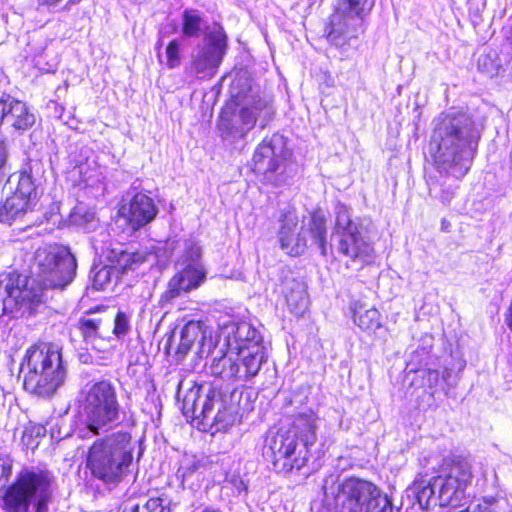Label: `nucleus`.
<instances>
[{
    "mask_svg": "<svg viewBox=\"0 0 512 512\" xmlns=\"http://www.w3.org/2000/svg\"><path fill=\"white\" fill-rule=\"evenodd\" d=\"M77 407V437H98L88 450L87 468L105 484H119L133 463L135 446L128 429L136 425L134 412L121 405L116 386L107 379L87 382Z\"/></svg>",
    "mask_w": 512,
    "mask_h": 512,
    "instance_id": "1",
    "label": "nucleus"
},
{
    "mask_svg": "<svg viewBox=\"0 0 512 512\" xmlns=\"http://www.w3.org/2000/svg\"><path fill=\"white\" fill-rule=\"evenodd\" d=\"M76 270V258L68 247H39L30 264L31 277L16 271L0 275L3 313L11 317L31 313L42 303L45 289H64L75 278Z\"/></svg>",
    "mask_w": 512,
    "mask_h": 512,
    "instance_id": "2",
    "label": "nucleus"
},
{
    "mask_svg": "<svg viewBox=\"0 0 512 512\" xmlns=\"http://www.w3.org/2000/svg\"><path fill=\"white\" fill-rule=\"evenodd\" d=\"M481 128L474 116L449 109L434 120L430 150L441 175L461 180L470 170L478 150Z\"/></svg>",
    "mask_w": 512,
    "mask_h": 512,
    "instance_id": "3",
    "label": "nucleus"
},
{
    "mask_svg": "<svg viewBox=\"0 0 512 512\" xmlns=\"http://www.w3.org/2000/svg\"><path fill=\"white\" fill-rule=\"evenodd\" d=\"M217 344L226 347L227 352L213 359L210 372L226 381H247L255 377L267 358L262 335L247 322L222 324Z\"/></svg>",
    "mask_w": 512,
    "mask_h": 512,
    "instance_id": "4",
    "label": "nucleus"
},
{
    "mask_svg": "<svg viewBox=\"0 0 512 512\" xmlns=\"http://www.w3.org/2000/svg\"><path fill=\"white\" fill-rule=\"evenodd\" d=\"M318 416L311 410L295 415L288 429H279L267 438L265 455L270 457L278 473L303 468L309 458V448L317 440Z\"/></svg>",
    "mask_w": 512,
    "mask_h": 512,
    "instance_id": "5",
    "label": "nucleus"
},
{
    "mask_svg": "<svg viewBox=\"0 0 512 512\" xmlns=\"http://www.w3.org/2000/svg\"><path fill=\"white\" fill-rule=\"evenodd\" d=\"M24 389L49 397L62 386L67 377V366L62 349L53 343L39 342L30 346L21 363Z\"/></svg>",
    "mask_w": 512,
    "mask_h": 512,
    "instance_id": "6",
    "label": "nucleus"
},
{
    "mask_svg": "<svg viewBox=\"0 0 512 512\" xmlns=\"http://www.w3.org/2000/svg\"><path fill=\"white\" fill-rule=\"evenodd\" d=\"M234 96L240 109H224L217 124L220 137L230 143L244 139L257 122L261 129L265 128L274 115L270 100L252 87Z\"/></svg>",
    "mask_w": 512,
    "mask_h": 512,
    "instance_id": "7",
    "label": "nucleus"
},
{
    "mask_svg": "<svg viewBox=\"0 0 512 512\" xmlns=\"http://www.w3.org/2000/svg\"><path fill=\"white\" fill-rule=\"evenodd\" d=\"M51 480L48 471L37 468L22 470L5 492V509L8 512H28L30 505L34 504L35 512H48Z\"/></svg>",
    "mask_w": 512,
    "mask_h": 512,
    "instance_id": "8",
    "label": "nucleus"
},
{
    "mask_svg": "<svg viewBox=\"0 0 512 512\" xmlns=\"http://www.w3.org/2000/svg\"><path fill=\"white\" fill-rule=\"evenodd\" d=\"M279 228V241L281 248L290 255L296 256L304 252L307 247V234L320 249L322 255L327 253V228L325 217L319 213L311 215L308 228L298 229L299 218L295 209L287 208L281 213Z\"/></svg>",
    "mask_w": 512,
    "mask_h": 512,
    "instance_id": "9",
    "label": "nucleus"
},
{
    "mask_svg": "<svg viewBox=\"0 0 512 512\" xmlns=\"http://www.w3.org/2000/svg\"><path fill=\"white\" fill-rule=\"evenodd\" d=\"M376 0H336L330 18L327 39L335 46H343L365 31Z\"/></svg>",
    "mask_w": 512,
    "mask_h": 512,
    "instance_id": "10",
    "label": "nucleus"
},
{
    "mask_svg": "<svg viewBox=\"0 0 512 512\" xmlns=\"http://www.w3.org/2000/svg\"><path fill=\"white\" fill-rule=\"evenodd\" d=\"M201 387L193 385L183 396L182 412L186 417L199 420V424L215 428V431L226 430L235 421L233 407H227L222 402L220 395L215 391H209L205 397L200 395Z\"/></svg>",
    "mask_w": 512,
    "mask_h": 512,
    "instance_id": "11",
    "label": "nucleus"
},
{
    "mask_svg": "<svg viewBox=\"0 0 512 512\" xmlns=\"http://www.w3.org/2000/svg\"><path fill=\"white\" fill-rule=\"evenodd\" d=\"M175 268L176 274L169 280L166 291L161 295L162 303L199 288L206 280L202 247L196 240L184 241L183 251L175 262Z\"/></svg>",
    "mask_w": 512,
    "mask_h": 512,
    "instance_id": "12",
    "label": "nucleus"
},
{
    "mask_svg": "<svg viewBox=\"0 0 512 512\" xmlns=\"http://www.w3.org/2000/svg\"><path fill=\"white\" fill-rule=\"evenodd\" d=\"M472 479V466L468 459L460 456L444 459L434 476L440 507L458 506Z\"/></svg>",
    "mask_w": 512,
    "mask_h": 512,
    "instance_id": "13",
    "label": "nucleus"
},
{
    "mask_svg": "<svg viewBox=\"0 0 512 512\" xmlns=\"http://www.w3.org/2000/svg\"><path fill=\"white\" fill-rule=\"evenodd\" d=\"M289 156L285 137L275 133L257 146L253 155L254 171L263 174L265 181L274 186L286 184L292 177L287 166Z\"/></svg>",
    "mask_w": 512,
    "mask_h": 512,
    "instance_id": "14",
    "label": "nucleus"
},
{
    "mask_svg": "<svg viewBox=\"0 0 512 512\" xmlns=\"http://www.w3.org/2000/svg\"><path fill=\"white\" fill-rule=\"evenodd\" d=\"M362 225L353 220L345 205L336 207L334 236L337 238V251L352 261L370 264L374 260V248L365 240Z\"/></svg>",
    "mask_w": 512,
    "mask_h": 512,
    "instance_id": "15",
    "label": "nucleus"
},
{
    "mask_svg": "<svg viewBox=\"0 0 512 512\" xmlns=\"http://www.w3.org/2000/svg\"><path fill=\"white\" fill-rule=\"evenodd\" d=\"M226 51L227 35L222 26L214 24L192 50L186 71L198 79H210L217 73Z\"/></svg>",
    "mask_w": 512,
    "mask_h": 512,
    "instance_id": "16",
    "label": "nucleus"
},
{
    "mask_svg": "<svg viewBox=\"0 0 512 512\" xmlns=\"http://www.w3.org/2000/svg\"><path fill=\"white\" fill-rule=\"evenodd\" d=\"M35 123V115L27 105L9 95L0 99V126L7 125L17 131H25Z\"/></svg>",
    "mask_w": 512,
    "mask_h": 512,
    "instance_id": "17",
    "label": "nucleus"
},
{
    "mask_svg": "<svg viewBox=\"0 0 512 512\" xmlns=\"http://www.w3.org/2000/svg\"><path fill=\"white\" fill-rule=\"evenodd\" d=\"M198 339L200 345L198 354L200 356L204 353L209 354L212 348V339L210 338L209 343H206V331L202 330L199 322L190 321L186 323L181 330L180 340L175 351L177 359L182 360Z\"/></svg>",
    "mask_w": 512,
    "mask_h": 512,
    "instance_id": "18",
    "label": "nucleus"
},
{
    "mask_svg": "<svg viewBox=\"0 0 512 512\" xmlns=\"http://www.w3.org/2000/svg\"><path fill=\"white\" fill-rule=\"evenodd\" d=\"M157 213L153 199L143 193L134 195L127 208L128 222L135 230L150 223Z\"/></svg>",
    "mask_w": 512,
    "mask_h": 512,
    "instance_id": "19",
    "label": "nucleus"
},
{
    "mask_svg": "<svg viewBox=\"0 0 512 512\" xmlns=\"http://www.w3.org/2000/svg\"><path fill=\"white\" fill-rule=\"evenodd\" d=\"M80 184L88 189L93 197L102 196L105 191V176L95 161L79 165Z\"/></svg>",
    "mask_w": 512,
    "mask_h": 512,
    "instance_id": "20",
    "label": "nucleus"
},
{
    "mask_svg": "<svg viewBox=\"0 0 512 512\" xmlns=\"http://www.w3.org/2000/svg\"><path fill=\"white\" fill-rule=\"evenodd\" d=\"M32 200H26L14 193L0 206V222L11 224L35 209Z\"/></svg>",
    "mask_w": 512,
    "mask_h": 512,
    "instance_id": "21",
    "label": "nucleus"
},
{
    "mask_svg": "<svg viewBox=\"0 0 512 512\" xmlns=\"http://www.w3.org/2000/svg\"><path fill=\"white\" fill-rule=\"evenodd\" d=\"M415 498L423 510H429L435 506H440L437 488H434V476L429 480L424 478H416L409 487Z\"/></svg>",
    "mask_w": 512,
    "mask_h": 512,
    "instance_id": "22",
    "label": "nucleus"
},
{
    "mask_svg": "<svg viewBox=\"0 0 512 512\" xmlns=\"http://www.w3.org/2000/svg\"><path fill=\"white\" fill-rule=\"evenodd\" d=\"M287 307L296 316H302L308 309V296L304 285L298 281L287 283L284 289Z\"/></svg>",
    "mask_w": 512,
    "mask_h": 512,
    "instance_id": "23",
    "label": "nucleus"
},
{
    "mask_svg": "<svg viewBox=\"0 0 512 512\" xmlns=\"http://www.w3.org/2000/svg\"><path fill=\"white\" fill-rule=\"evenodd\" d=\"M354 323L367 333H375L382 327L381 315L376 308L363 309L358 302L351 304Z\"/></svg>",
    "mask_w": 512,
    "mask_h": 512,
    "instance_id": "24",
    "label": "nucleus"
},
{
    "mask_svg": "<svg viewBox=\"0 0 512 512\" xmlns=\"http://www.w3.org/2000/svg\"><path fill=\"white\" fill-rule=\"evenodd\" d=\"M206 26L204 14L197 9H185L182 13L181 32L187 38H199L211 30Z\"/></svg>",
    "mask_w": 512,
    "mask_h": 512,
    "instance_id": "25",
    "label": "nucleus"
},
{
    "mask_svg": "<svg viewBox=\"0 0 512 512\" xmlns=\"http://www.w3.org/2000/svg\"><path fill=\"white\" fill-rule=\"evenodd\" d=\"M172 500L165 495L150 498L142 507L125 506L122 512H171Z\"/></svg>",
    "mask_w": 512,
    "mask_h": 512,
    "instance_id": "26",
    "label": "nucleus"
},
{
    "mask_svg": "<svg viewBox=\"0 0 512 512\" xmlns=\"http://www.w3.org/2000/svg\"><path fill=\"white\" fill-rule=\"evenodd\" d=\"M431 358L430 350L427 347H419L413 351L407 360V376L414 374L417 376L421 370L428 368V360Z\"/></svg>",
    "mask_w": 512,
    "mask_h": 512,
    "instance_id": "27",
    "label": "nucleus"
},
{
    "mask_svg": "<svg viewBox=\"0 0 512 512\" xmlns=\"http://www.w3.org/2000/svg\"><path fill=\"white\" fill-rule=\"evenodd\" d=\"M91 275L93 287L96 290H104L113 277H118V272L114 266L102 265L94 266L91 270Z\"/></svg>",
    "mask_w": 512,
    "mask_h": 512,
    "instance_id": "28",
    "label": "nucleus"
},
{
    "mask_svg": "<svg viewBox=\"0 0 512 512\" xmlns=\"http://www.w3.org/2000/svg\"><path fill=\"white\" fill-rule=\"evenodd\" d=\"M15 195L32 200L33 204H37V191L32 176L27 172H22L18 176V184L14 192Z\"/></svg>",
    "mask_w": 512,
    "mask_h": 512,
    "instance_id": "29",
    "label": "nucleus"
},
{
    "mask_svg": "<svg viewBox=\"0 0 512 512\" xmlns=\"http://www.w3.org/2000/svg\"><path fill=\"white\" fill-rule=\"evenodd\" d=\"M45 434L46 428L44 426L38 424H28L23 430L21 443L27 449L34 450L38 447L40 439L44 437Z\"/></svg>",
    "mask_w": 512,
    "mask_h": 512,
    "instance_id": "30",
    "label": "nucleus"
},
{
    "mask_svg": "<svg viewBox=\"0 0 512 512\" xmlns=\"http://www.w3.org/2000/svg\"><path fill=\"white\" fill-rule=\"evenodd\" d=\"M441 183L439 180H432L428 182L429 194L431 197L438 198L443 204H449L455 195L457 186L447 185Z\"/></svg>",
    "mask_w": 512,
    "mask_h": 512,
    "instance_id": "31",
    "label": "nucleus"
},
{
    "mask_svg": "<svg viewBox=\"0 0 512 512\" xmlns=\"http://www.w3.org/2000/svg\"><path fill=\"white\" fill-rule=\"evenodd\" d=\"M144 261V257L140 253H130L127 251H121L116 260V271L122 270H134L136 267Z\"/></svg>",
    "mask_w": 512,
    "mask_h": 512,
    "instance_id": "32",
    "label": "nucleus"
},
{
    "mask_svg": "<svg viewBox=\"0 0 512 512\" xmlns=\"http://www.w3.org/2000/svg\"><path fill=\"white\" fill-rule=\"evenodd\" d=\"M131 330L130 316L123 311H118L114 319L113 334L118 338H124Z\"/></svg>",
    "mask_w": 512,
    "mask_h": 512,
    "instance_id": "33",
    "label": "nucleus"
},
{
    "mask_svg": "<svg viewBox=\"0 0 512 512\" xmlns=\"http://www.w3.org/2000/svg\"><path fill=\"white\" fill-rule=\"evenodd\" d=\"M100 323V319L81 318L79 320V329L86 341L94 339L98 336Z\"/></svg>",
    "mask_w": 512,
    "mask_h": 512,
    "instance_id": "34",
    "label": "nucleus"
},
{
    "mask_svg": "<svg viewBox=\"0 0 512 512\" xmlns=\"http://www.w3.org/2000/svg\"><path fill=\"white\" fill-rule=\"evenodd\" d=\"M181 44L177 39L169 42L166 47V66L174 69L180 65L181 62Z\"/></svg>",
    "mask_w": 512,
    "mask_h": 512,
    "instance_id": "35",
    "label": "nucleus"
},
{
    "mask_svg": "<svg viewBox=\"0 0 512 512\" xmlns=\"http://www.w3.org/2000/svg\"><path fill=\"white\" fill-rule=\"evenodd\" d=\"M13 461L7 454H0V490L8 486L12 474Z\"/></svg>",
    "mask_w": 512,
    "mask_h": 512,
    "instance_id": "36",
    "label": "nucleus"
},
{
    "mask_svg": "<svg viewBox=\"0 0 512 512\" xmlns=\"http://www.w3.org/2000/svg\"><path fill=\"white\" fill-rule=\"evenodd\" d=\"M418 377L422 379L421 385L433 388L437 386L439 382V371L429 367L425 368L424 370H421V372L412 379V383H414L416 378Z\"/></svg>",
    "mask_w": 512,
    "mask_h": 512,
    "instance_id": "37",
    "label": "nucleus"
},
{
    "mask_svg": "<svg viewBox=\"0 0 512 512\" xmlns=\"http://www.w3.org/2000/svg\"><path fill=\"white\" fill-rule=\"evenodd\" d=\"M7 161V149L3 141L0 140V172L4 169Z\"/></svg>",
    "mask_w": 512,
    "mask_h": 512,
    "instance_id": "38",
    "label": "nucleus"
},
{
    "mask_svg": "<svg viewBox=\"0 0 512 512\" xmlns=\"http://www.w3.org/2000/svg\"><path fill=\"white\" fill-rule=\"evenodd\" d=\"M471 512H494V510L489 505H477Z\"/></svg>",
    "mask_w": 512,
    "mask_h": 512,
    "instance_id": "39",
    "label": "nucleus"
},
{
    "mask_svg": "<svg viewBox=\"0 0 512 512\" xmlns=\"http://www.w3.org/2000/svg\"><path fill=\"white\" fill-rule=\"evenodd\" d=\"M509 312L510 313H509V316L507 317V324H508L509 328L512 330V303H511Z\"/></svg>",
    "mask_w": 512,
    "mask_h": 512,
    "instance_id": "40",
    "label": "nucleus"
},
{
    "mask_svg": "<svg viewBox=\"0 0 512 512\" xmlns=\"http://www.w3.org/2000/svg\"><path fill=\"white\" fill-rule=\"evenodd\" d=\"M60 0H44L48 5H56Z\"/></svg>",
    "mask_w": 512,
    "mask_h": 512,
    "instance_id": "41",
    "label": "nucleus"
},
{
    "mask_svg": "<svg viewBox=\"0 0 512 512\" xmlns=\"http://www.w3.org/2000/svg\"><path fill=\"white\" fill-rule=\"evenodd\" d=\"M181 391H182V387L180 386L178 389V393H177L178 400L180 399Z\"/></svg>",
    "mask_w": 512,
    "mask_h": 512,
    "instance_id": "42",
    "label": "nucleus"
},
{
    "mask_svg": "<svg viewBox=\"0 0 512 512\" xmlns=\"http://www.w3.org/2000/svg\"><path fill=\"white\" fill-rule=\"evenodd\" d=\"M492 501H494V498H491V501L489 503L486 502L485 505H489L491 507Z\"/></svg>",
    "mask_w": 512,
    "mask_h": 512,
    "instance_id": "43",
    "label": "nucleus"
}]
</instances>
